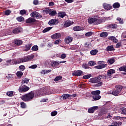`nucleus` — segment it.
<instances>
[{
    "mask_svg": "<svg viewBox=\"0 0 126 126\" xmlns=\"http://www.w3.org/2000/svg\"><path fill=\"white\" fill-rule=\"evenodd\" d=\"M100 92L99 90L92 91L91 92V94L93 95V96H97V95H100Z\"/></svg>",
    "mask_w": 126,
    "mask_h": 126,
    "instance_id": "obj_24",
    "label": "nucleus"
},
{
    "mask_svg": "<svg viewBox=\"0 0 126 126\" xmlns=\"http://www.w3.org/2000/svg\"><path fill=\"white\" fill-rule=\"evenodd\" d=\"M109 35L108 32H102L100 33V36L101 37V38H106Z\"/></svg>",
    "mask_w": 126,
    "mask_h": 126,
    "instance_id": "obj_26",
    "label": "nucleus"
},
{
    "mask_svg": "<svg viewBox=\"0 0 126 126\" xmlns=\"http://www.w3.org/2000/svg\"><path fill=\"white\" fill-rule=\"evenodd\" d=\"M36 20L34 18L30 17L28 19L26 20V23H28L29 24H33L34 22H36Z\"/></svg>",
    "mask_w": 126,
    "mask_h": 126,
    "instance_id": "obj_12",
    "label": "nucleus"
},
{
    "mask_svg": "<svg viewBox=\"0 0 126 126\" xmlns=\"http://www.w3.org/2000/svg\"><path fill=\"white\" fill-rule=\"evenodd\" d=\"M121 125H122V122H113L111 125L109 126H121Z\"/></svg>",
    "mask_w": 126,
    "mask_h": 126,
    "instance_id": "obj_31",
    "label": "nucleus"
},
{
    "mask_svg": "<svg viewBox=\"0 0 126 126\" xmlns=\"http://www.w3.org/2000/svg\"><path fill=\"white\" fill-rule=\"evenodd\" d=\"M97 53H98V50L94 49L91 51L90 54L92 55V56H95L97 54Z\"/></svg>",
    "mask_w": 126,
    "mask_h": 126,
    "instance_id": "obj_30",
    "label": "nucleus"
},
{
    "mask_svg": "<svg viewBox=\"0 0 126 126\" xmlns=\"http://www.w3.org/2000/svg\"><path fill=\"white\" fill-rule=\"evenodd\" d=\"M34 92L31 91L27 94L21 95V98L24 102H29L34 98Z\"/></svg>",
    "mask_w": 126,
    "mask_h": 126,
    "instance_id": "obj_1",
    "label": "nucleus"
},
{
    "mask_svg": "<svg viewBox=\"0 0 126 126\" xmlns=\"http://www.w3.org/2000/svg\"><path fill=\"white\" fill-rule=\"evenodd\" d=\"M38 50L39 48L37 45H34L32 48V50L34 51V52H36V51H38Z\"/></svg>",
    "mask_w": 126,
    "mask_h": 126,
    "instance_id": "obj_43",
    "label": "nucleus"
},
{
    "mask_svg": "<svg viewBox=\"0 0 126 126\" xmlns=\"http://www.w3.org/2000/svg\"><path fill=\"white\" fill-rule=\"evenodd\" d=\"M57 14V11L54 10L51 11L50 13H49V15L50 16H55V15H56Z\"/></svg>",
    "mask_w": 126,
    "mask_h": 126,
    "instance_id": "obj_44",
    "label": "nucleus"
},
{
    "mask_svg": "<svg viewBox=\"0 0 126 126\" xmlns=\"http://www.w3.org/2000/svg\"><path fill=\"white\" fill-rule=\"evenodd\" d=\"M52 28H53L52 27L46 28L44 30H43L42 32H43V33H46L47 32H49V31H50V30H51V29H52Z\"/></svg>",
    "mask_w": 126,
    "mask_h": 126,
    "instance_id": "obj_39",
    "label": "nucleus"
},
{
    "mask_svg": "<svg viewBox=\"0 0 126 126\" xmlns=\"http://www.w3.org/2000/svg\"><path fill=\"white\" fill-rule=\"evenodd\" d=\"M14 92L13 91H10L6 93V94L7 96H9V97H12V96H14Z\"/></svg>",
    "mask_w": 126,
    "mask_h": 126,
    "instance_id": "obj_36",
    "label": "nucleus"
},
{
    "mask_svg": "<svg viewBox=\"0 0 126 126\" xmlns=\"http://www.w3.org/2000/svg\"><path fill=\"white\" fill-rule=\"evenodd\" d=\"M41 73L42 74H47L46 70H42L41 72Z\"/></svg>",
    "mask_w": 126,
    "mask_h": 126,
    "instance_id": "obj_63",
    "label": "nucleus"
},
{
    "mask_svg": "<svg viewBox=\"0 0 126 126\" xmlns=\"http://www.w3.org/2000/svg\"><path fill=\"white\" fill-rule=\"evenodd\" d=\"M16 75L18 77L20 78L22 76V75H23V72H22V71H18L16 73Z\"/></svg>",
    "mask_w": 126,
    "mask_h": 126,
    "instance_id": "obj_38",
    "label": "nucleus"
},
{
    "mask_svg": "<svg viewBox=\"0 0 126 126\" xmlns=\"http://www.w3.org/2000/svg\"><path fill=\"white\" fill-rule=\"evenodd\" d=\"M107 66H108V64H101L94 66V68H96V69H102V68H105V67H107Z\"/></svg>",
    "mask_w": 126,
    "mask_h": 126,
    "instance_id": "obj_16",
    "label": "nucleus"
},
{
    "mask_svg": "<svg viewBox=\"0 0 126 126\" xmlns=\"http://www.w3.org/2000/svg\"><path fill=\"white\" fill-rule=\"evenodd\" d=\"M115 88V90L109 92L108 94H112L114 95V96H119V95H121V92H122V90H123V86L118 85L116 86Z\"/></svg>",
    "mask_w": 126,
    "mask_h": 126,
    "instance_id": "obj_2",
    "label": "nucleus"
},
{
    "mask_svg": "<svg viewBox=\"0 0 126 126\" xmlns=\"http://www.w3.org/2000/svg\"><path fill=\"white\" fill-rule=\"evenodd\" d=\"M21 31H22V28H21V27H19L15 28L13 30L12 33H13V34H18V33H20Z\"/></svg>",
    "mask_w": 126,
    "mask_h": 126,
    "instance_id": "obj_13",
    "label": "nucleus"
},
{
    "mask_svg": "<svg viewBox=\"0 0 126 126\" xmlns=\"http://www.w3.org/2000/svg\"><path fill=\"white\" fill-rule=\"evenodd\" d=\"M93 98L94 101H97V100L101 99V96L99 95H93Z\"/></svg>",
    "mask_w": 126,
    "mask_h": 126,
    "instance_id": "obj_35",
    "label": "nucleus"
},
{
    "mask_svg": "<svg viewBox=\"0 0 126 126\" xmlns=\"http://www.w3.org/2000/svg\"><path fill=\"white\" fill-rule=\"evenodd\" d=\"M19 68H20V69L23 71L24 70V69H25V66L21 65L19 66Z\"/></svg>",
    "mask_w": 126,
    "mask_h": 126,
    "instance_id": "obj_58",
    "label": "nucleus"
},
{
    "mask_svg": "<svg viewBox=\"0 0 126 126\" xmlns=\"http://www.w3.org/2000/svg\"><path fill=\"white\" fill-rule=\"evenodd\" d=\"M48 64L50 67H53L54 68H57V67H60L59 61H54L48 62Z\"/></svg>",
    "mask_w": 126,
    "mask_h": 126,
    "instance_id": "obj_8",
    "label": "nucleus"
},
{
    "mask_svg": "<svg viewBox=\"0 0 126 126\" xmlns=\"http://www.w3.org/2000/svg\"><path fill=\"white\" fill-rule=\"evenodd\" d=\"M115 63V59L113 58H111L107 61L108 64H113Z\"/></svg>",
    "mask_w": 126,
    "mask_h": 126,
    "instance_id": "obj_32",
    "label": "nucleus"
},
{
    "mask_svg": "<svg viewBox=\"0 0 126 126\" xmlns=\"http://www.w3.org/2000/svg\"><path fill=\"white\" fill-rule=\"evenodd\" d=\"M62 78H63V77L61 76H57L54 79V81H59V80H61Z\"/></svg>",
    "mask_w": 126,
    "mask_h": 126,
    "instance_id": "obj_50",
    "label": "nucleus"
},
{
    "mask_svg": "<svg viewBox=\"0 0 126 126\" xmlns=\"http://www.w3.org/2000/svg\"><path fill=\"white\" fill-rule=\"evenodd\" d=\"M73 38L71 36H68L65 38L64 41L66 44H70L72 42Z\"/></svg>",
    "mask_w": 126,
    "mask_h": 126,
    "instance_id": "obj_18",
    "label": "nucleus"
},
{
    "mask_svg": "<svg viewBox=\"0 0 126 126\" xmlns=\"http://www.w3.org/2000/svg\"><path fill=\"white\" fill-rule=\"evenodd\" d=\"M38 3H39V1H38V0H33V4H34V5H37Z\"/></svg>",
    "mask_w": 126,
    "mask_h": 126,
    "instance_id": "obj_60",
    "label": "nucleus"
},
{
    "mask_svg": "<svg viewBox=\"0 0 126 126\" xmlns=\"http://www.w3.org/2000/svg\"><path fill=\"white\" fill-rule=\"evenodd\" d=\"M119 69L120 71H125L126 72V65H123L119 68Z\"/></svg>",
    "mask_w": 126,
    "mask_h": 126,
    "instance_id": "obj_34",
    "label": "nucleus"
},
{
    "mask_svg": "<svg viewBox=\"0 0 126 126\" xmlns=\"http://www.w3.org/2000/svg\"><path fill=\"white\" fill-rule=\"evenodd\" d=\"M93 34V32H90L86 33L85 36L86 37H90V36H92Z\"/></svg>",
    "mask_w": 126,
    "mask_h": 126,
    "instance_id": "obj_48",
    "label": "nucleus"
},
{
    "mask_svg": "<svg viewBox=\"0 0 126 126\" xmlns=\"http://www.w3.org/2000/svg\"><path fill=\"white\" fill-rule=\"evenodd\" d=\"M58 17H60L61 18H63L65 15H66V14L65 12H60L58 14Z\"/></svg>",
    "mask_w": 126,
    "mask_h": 126,
    "instance_id": "obj_22",
    "label": "nucleus"
},
{
    "mask_svg": "<svg viewBox=\"0 0 126 126\" xmlns=\"http://www.w3.org/2000/svg\"><path fill=\"white\" fill-rule=\"evenodd\" d=\"M116 72V71L113 69H109L107 71V75L108 76H111L112 74L113 73H115Z\"/></svg>",
    "mask_w": 126,
    "mask_h": 126,
    "instance_id": "obj_23",
    "label": "nucleus"
},
{
    "mask_svg": "<svg viewBox=\"0 0 126 126\" xmlns=\"http://www.w3.org/2000/svg\"><path fill=\"white\" fill-rule=\"evenodd\" d=\"M102 21V19L100 18L89 17L88 19V22L89 23V24H94V25L101 24Z\"/></svg>",
    "mask_w": 126,
    "mask_h": 126,
    "instance_id": "obj_3",
    "label": "nucleus"
},
{
    "mask_svg": "<svg viewBox=\"0 0 126 126\" xmlns=\"http://www.w3.org/2000/svg\"><path fill=\"white\" fill-rule=\"evenodd\" d=\"M55 5V3L53 1H51L49 3V6H53Z\"/></svg>",
    "mask_w": 126,
    "mask_h": 126,
    "instance_id": "obj_59",
    "label": "nucleus"
},
{
    "mask_svg": "<svg viewBox=\"0 0 126 126\" xmlns=\"http://www.w3.org/2000/svg\"><path fill=\"white\" fill-rule=\"evenodd\" d=\"M120 112L122 115H126V108L122 107L120 108Z\"/></svg>",
    "mask_w": 126,
    "mask_h": 126,
    "instance_id": "obj_25",
    "label": "nucleus"
},
{
    "mask_svg": "<svg viewBox=\"0 0 126 126\" xmlns=\"http://www.w3.org/2000/svg\"><path fill=\"white\" fill-rule=\"evenodd\" d=\"M103 84V83L102 82H99L98 83H97L96 85V86L97 87H99L100 86H102V85Z\"/></svg>",
    "mask_w": 126,
    "mask_h": 126,
    "instance_id": "obj_61",
    "label": "nucleus"
},
{
    "mask_svg": "<svg viewBox=\"0 0 126 126\" xmlns=\"http://www.w3.org/2000/svg\"><path fill=\"white\" fill-rule=\"evenodd\" d=\"M48 24L50 26L57 25V24H59V20L58 19H52L49 21Z\"/></svg>",
    "mask_w": 126,
    "mask_h": 126,
    "instance_id": "obj_10",
    "label": "nucleus"
},
{
    "mask_svg": "<svg viewBox=\"0 0 126 126\" xmlns=\"http://www.w3.org/2000/svg\"><path fill=\"white\" fill-rule=\"evenodd\" d=\"M4 15L8 16L11 13V11L9 9L5 10L4 12Z\"/></svg>",
    "mask_w": 126,
    "mask_h": 126,
    "instance_id": "obj_42",
    "label": "nucleus"
},
{
    "mask_svg": "<svg viewBox=\"0 0 126 126\" xmlns=\"http://www.w3.org/2000/svg\"><path fill=\"white\" fill-rule=\"evenodd\" d=\"M120 6H121V5L119 2H115L113 4V8H119Z\"/></svg>",
    "mask_w": 126,
    "mask_h": 126,
    "instance_id": "obj_33",
    "label": "nucleus"
},
{
    "mask_svg": "<svg viewBox=\"0 0 126 126\" xmlns=\"http://www.w3.org/2000/svg\"><path fill=\"white\" fill-rule=\"evenodd\" d=\"M82 73H83V72L81 70H77L75 71L72 73V75L73 76H80L82 75Z\"/></svg>",
    "mask_w": 126,
    "mask_h": 126,
    "instance_id": "obj_14",
    "label": "nucleus"
},
{
    "mask_svg": "<svg viewBox=\"0 0 126 126\" xmlns=\"http://www.w3.org/2000/svg\"><path fill=\"white\" fill-rule=\"evenodd\" d=\"M17 21L19 22H22V21H24V18L22 16H20L17 18Z\"/></svg>",
    "mask_w": 126,
    "mask_h": 126,
    "instance_id": "obj_41",
    "label": "nucleus"
},
{
    "mask_svg": "<svg viewBox=\"0 0 126 126\" xmlns=\"http://www.w3.org/2000/svg\"><path fill=\"white\" fill-rule=\"evenodd\" d=\"M91 76H92V75L91 74H88V75H85L83 76V78L84 79H89V78H90V77H91Z\"/></svg>",
    "mask_w": 126,
    "mask_h": 126,
    "instance_id": "obj_40",
    "label": "nucleus"
},
{
    "mask_svg": "<svg viewBox=\"0 0 126 126\" xmlns=\"http://www.w3.org/2000/svg\"><path fill=\"white\" fill-rule=\"evenodd\" d=\"M29 82V79H27V78H25L24 79V80H23V82H22V84H24V83H28Z\"/></svg>",
    "mask_w": 126,
    "mask_h": 126,
    "instance_id": "obj_51",
    "label": "nucleus"
},
{
    "mask_svg": "<svg viewBox=\"0 0 126 126\" xmlns=\"http://www.w3.org/2000/svg\"><path fill=\"white\" fill-rule=\"evenodd\" d=\"M117 20L119 21L120 24H124V21H123V19L121 18H117Z\"/></svg>",
    "mask_w": 126,
    "mask_h": 126,
    "instance_id": "obj_54",
    "label": "nucleus"
},
{
    "mask_svg": "<svg viewBox=\"0 0 126 126\" xmlns=\"http://www.w3.org/2000/svg\"><path fill=\"white\" fill-rule=\"evenodd\" d=\"M103 6L104 7V8H105V9H106L107 10H111V9H112V8L111 4H107L106 3H104L103 4Z\"/></svg>",
    "mask_w": 126,
    "mask_h": 126,
    "instance_id": "obj_17",
    "label": "nucleus"
},
{
    "mask_svg": "<svg viewBox=\"0 0 126 126\" xmlns=\"http://www.w3.org/2000/svg\"><path fill=\"white\" fill-rule=\"evenodd\" d=\"M82 66L85 69L89 68V66H88V65L86 64H83Z\"/></svg>",
    "mask_w": 126,
    "mask_h": 126,
    "instance_id": "obj_56",
    "label": "nucleus"
},
{
    "mask_svg": "<svg viewBox=\"0 0 126 126\" xmlns=\"http://www.w3.org/2000/svg\"><path fill=\"white\" fill-rule=\"evenodd\" d=\"M29 68H32V69H34L35 68H37V65L36 64H33L29 67Z\"/></svg>",
    "mask_w": 126,
    "mask_h": 126,
    "instance_id": "obj_55",
    "label": "nucleus"
},
{
    "mask_svg": "<svg viewBox=\"0 0 126 126\" xmlns=\"http://www.w3.org/2000/svg\"><path fill=\"white\" fill-rule=\"evenodd\" d=\"M88 65H90V66H92L94 65H96V63H95V62H94V61H90L88 63Z\"/></svg>",
    "mask_w": 126,
    "mask_h": 126,
    "instance_id": "obj_45",
    "label": "nucleus"
},
{
    "mask_svg": "<svg viewBox=\"0 0 126 126\" xmlns=\"http://www.w3.org/2000/svg\"><path fill=\"white\" fill-rule=\"evenodd\" d=\"M57 114H58V112L57 111H53L51 113V115L52 117H55V116H57Z\"/></svg>",
    "mask_w": 126,
    "mask_h": 126,
    "instance_id": "obj_53",
    "label": "nucleus"
},
{
    "mask_svg": "<svg viewBox=\"0 0 126 126\" xmlns=\"http://www.w3.org/2000/svg\"><path fill=\"white\" fill-rule=\"evenodd\" d=\"M65 1L68 3H71V2H73V0H65Z\"/></svg>",
    "mask_w": 126,
    "mask_h": 126,
    "instance_id": "obj_62",
    "label": "nucleus"
},
{
    "mask_svg": "<svg viewBox=\"0 0 126 126\" xmlns=\"http://www.w3.org/2000/svg\"><path fill=\"white\" fill-rule=\"evenodd\" d=\"M7 64H17L22 63V61L21 58H18L17 59L9 60L6 61Z\"/></svg>",
    "mask_w": 126,
    "mask_h": 126,
    "instance_id": "obj_5",
    "label": "nucleus"
},
{
    "mask_svg": "<svg viewBox=\"0 0 126 126\" xmlns=\"http://www.w3.org/2000/svg\"><path fill=\"white\" fill-rule=\"evenodd\" d=\"M99 109L98 106H93L88 109V113L90 114H93L95 111H97Z\"/></svg>",
    "mask_w": 126,
    "mask_h": 126,
    "instance_id": "obj_11",
    "label": "nucleus"
},
{
    "mask_svg": "<svg viewBox=\"0 0 126 126\" xmlns=\"http://www.w3.org/2000/svg\"><path fill=\"white\" fill-rule=\"evenodd\" d=\"M62 43V40H61V39H58V40H56L55 42H54V44L55 45H59V44Z\"/></svg>",
    "mask_w": 126,
    "mask_h": 126,
    "instance_id": "obj_52",
    "label": "nucleus"
},
{
    "mask_svg": "<svg viewBox=\"0 0 126 126\" xmlns=\"http://www.w3.org/2000/svg\"><path fill=\"white\" fill-rule=\"evenodd\" d=\"M105 50L107 52H111V51H115V49H114V46L113 45L107 46Z\"/></svg>",
    "mask_w": 126,
    "mask_h": 126,
    "instance_id": "obj_21",
    "label": "nucleus"
},
{
    "mask_svg": "<svg viewBox=\"0 0 126 126\" xmlns=\"http://www.w3.org/2000/svg\"><path fill=\"white\" fill-rule=\"evenodd\" d=\"M74 31H81L82 30V27L80 26H76L73 27Z\"/></svg>",
    "mask_w": 126,
    "mask_h": 126,
    "instance_id": "obj_29",
    "label": "nucleus"
},
{
    "mask_svg": "<svg viewBox=\"0 0 126 126\" xmlns=\"http://www.w3.org/2000/svg\"><path fill=\"white\" fill-rule=\"evenodd\" d=\"M14 43L16 46H20V45H22L23 42L22 40H20L19 39L15 40L14 41Z\"/></svg>",
    "mask_w": 126,
    "mask_h": 126,
    "instance_id": "obj_20",
    "label": "nucleus"
},
{
    "mask_svg": "<svg viewBox=\"0 0 126 126\" xmlns=\"http://www.w3.org/2000/svg\"><path fill=\"white\" fill-rule=\"evenodd\" d=\"M118 27V25L116 24H111L107 26V28L109 29V28H112V29H115Z\"/></svg>",
    "mask_w": 126,
    "mask_h": 126,
    "instance_id": "obj_19",
    "label": "nucleus"
},
{
    "mask_svg": "<svg viewBox=\"0 0 126 126\" xmlns=\"http://www.w3.org/2000/svg\"><path fill=\"white\" fill-rule=\"evenodd\" d=\"M63 99H67V98H69L70 97V94H64L63 95Z\"/></svg>",
    "mask_w": 126,
    "mask_h": 126,
    "instance_id": "obj_46",
    "label": "nucleus"
},
{
    "mask_svg": "<svg viewBox=\"0 0 126 126\" xmlns=\"http://www.w3.org/2000/svg\"><path fill=\"white\" fill-rule=\"evenodd\" d=\"M30 88L29 87H27L25 85H22L20 86L18 89V91L20 93H24V92H27Z\"/></svg>",
    "mask_w": 126,
    "mask_h": 126,
    "instance_id": "obj_7",
    "label": "nucleus"
},
{
    "mask_svg": "<svg viewBox=\"0 0 126 126\" xmlns=\"http://www.w3.org/2000/svg\"><path fill=\"white\" fill-rule=\"evenodd\" d=\"M106 78V76L105 75H99L97 77L93 78L90 79V82L92 83H98V82H100L101 79H105Z\"/></svg>",
    "mask_w": 126,
    "mask_h": 126,
    "instance_id": "obj_4",
    "label": "nucleus"
},
{
    "mask_svg": "<svg viewBox=\"0 0 126 126\" xmlns=\"http://www.w3.org/2000/svg\"><path fill=\"white\" fill-rule=\"evenodd\" d=\"M31 17H33V18H36V19H39V18H42V16L41 14L37 11H34L31 13Z\"/></svg>",
    "mask_w": 126,
    "mask_h": 126,
    "instance_id": "obj_9",
    "label": "nucleus"
},
{
    "mask_svg": "<svg viewBox=\"0 0 126 126\" xmlns=\"http://www.w3.org/2000/svg\"><path fill=\"white\" fill-rule=\"evenodd\" d=\"M62 37V35H61L60 33H55L54 34H53L51 36V38L52 39H54V40H56V39H60Z\"/></svg>",
    "mask_w": 126,
    "mask_h": 126,
    "instance_id": "obj_15",
    "label": "nucleus"
},
{
    "mask_svg": "<svg viewBox=\"0 0 126 126\" xmlns=\"http://www.w3.org/2000/svg\"><path fill=\"white\" fill-rule=\"evenodd\" d=\"M122 44H121V43H117L116 44V47L117 48H119L120 47H121Z\"/></svg>",
    "mask_w": 126,
    "mask_h": 126,
    "instance_id": "obj_64",
    "label": "nucleus"
},
{
    "mask_svg": "<svg viewBox=\"0 0 126 126\" xmlns=\"http://www.w3.org/2000/svg\"><path fill=\"white\" fill-rule=\"evenodd\" d=\"M72 24H73L72 21H66L65 23V26H66V27H68L70 26V25H72Z\"/></svg>",
    "mask_w": 126,
    "mask_h": 126,
    "instance_id": "obj_28",
    "label": "nucleus"
},
{
    "mask_svg": "<svg viewBox=\"0 0 126 126\" xmlns=\"http://www.w3.org/2000/svg\"><path fill=\"white\" fill-rule=\"evenodd\" d=\"M66 58V55L65 54H63L61 56V59H65Z\"/></svg>",
    "mask_w": 126,
    "mask_h": 126,
    "instance_id": "obj_57",
    "label": "nucleus"
},
{
    "mask_svg": "<svg viewBox=\"0 0 126 126\" xmlns=\"http://www.w3.org/2000/svg\"><path fill=\"white\" fill-rule=\"evenodd\" d=\"M109 39L112 41L113 43H117L118 42V39L116 38V37L111 36L109 37Z\"/></svg>",
    "mask_w": 126,
    "mask_h": 126,
    "instance_id": "obj_27",
    "label": "nucleus"
},
{
    "mask_svg": "<svg viewBox=\"0 0 126 126\" xmlns=\"http://www.w3.org/2000/svg\"><path fill=\"white\" fill-rule=\"evenodd\" d=\"M32 47V45L31 44L26 45V49H25V51H26V52H27V51H29V50L31 49Z\"/></svg>",
    "mask_w": 126,
    "mask_h": 126,
    "instance_id": "obj_37",
    "label": "nucleus"
},
{
    "mask_svg": "<svg viewBox=\"0 0 126 126\" xmlns=\"http://www.w3.org/2000/svg\"><path fill=\"white\" fill-rule=\"evenodd\" d=\"M20 105H21V107L23 109H25V108H26V103H25L24 102H21Z\"/></svg>",
    "mask_w": 126,
    "mask_h": 126,
    "instance_id": "obj_49",
    "label": "nucleus"
},
{
    "mask_svg": "<svg viewBox=\"0 0 126 126\" xmlns=\"http://www.w3.org/2000/svg\"><path fill=\"white\" fill-rule=\"evenodd\" d=\"M34 57L35 56H34L33 55H31L26 56L25 57L22 58H21V60L22 61V63H26V62H29V61H30V60H33Z\"/></svg>",
    "mask_w": 126,
    "mask_h": 126,
    "instance_id": "obj_6",
    "label": "nucleus"
},
{
    "mask_svg": "<svg viewBox=\"0 0 126 126\" xmlns=\"http://www.w3.org/2000/svg\"><path fill=\"white\" fill-rule=\"evenodd\" d=\"M27 11H26V10H21L20 11V14L21 15H24V14H26L27 13Z\"/></svg>",
    "mask_w": 126,
    "mask_h": 126,
    "instance_id": "obj_47",
    "label": "nucleus"
}]
</instances>
